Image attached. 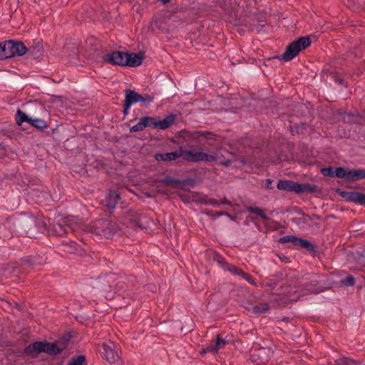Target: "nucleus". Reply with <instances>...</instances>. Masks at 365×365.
Wrapping results in <instances>:
<instances>
[{
	"mask_svg": "<svg viewBox=\"0 0 365 365\" xmlns=\"http://www.w3.org/2000/svg\"><path fill=\"white\" fill-rule=\"evenodd\" d=\"M322 279L321 277L314 273H307L299 278V283L302 284L299 292L302 295L307 294H317L324 291L322 286Z\"/></svg>",
	"mask_w": 365,
	"mask_h": 365,
	"instance_id": "nucleus-1",
	"label": "nucleus"
},
{
	"mask_svg": "<svg viewBox=\"0 0 365 365\" xmlns=\"http://www.w3.org/2000/svg\"><path fill=\"white\" fill-rule=\"evenodd\" d=\"M27 51L21 42L7 41L0 43V60L11 58L15 56H23Z\"/></svg>",
	"mask_w": 365,
	"mask_h": 365,
	"instance_id": "nucleus-2",
	"label": "nucleus"
},
{
	"mask_svg": "<svg viewBox=\"0 0 365 365\" xmlns=\"http://www.w3.org/2000/svg\"><path fill=\"white\" fill-rule=\"evenodd\" d=\"M277 187L280 190L295 193H312L317 190V187L309 183H299L292 180H279Z\"/></svg>",
	"mask_w": 365,
	"mask_h": 365,
	"instance_id": "nucleus-3",
	"label": "nucleus"
},
{
	"mask_svg": "<svg viewBox=\"0 0 365 365\" xmlns=\"http://www.w3.org/2000/svg\"><path fill=\"white\" fill-rule=\"evenodd\" d=\"M63 349V347H59L57 343L36 341L25 349V353L33 355L45 352L50 355H56L60 354Z\"/></svg>",
	"mask_w": 365,
	"mask_h": 365,
	"instance_id": "nucleus-4",
	"label": "nucleus"
},
{
	"mask_svg": "<svg viewBox=\"0 0 365 365\" xmlns=\"http://www.w3.org/2000/svg\"><path fill=\"white\" fill-rule=\"evenodd\" d=\"M310 43L311 41L309 37H301L287 46L280 58L285 61H291L297 56L302 50L307 48Z\"/></svg>",
	"mask_w": 365,
	"mask_h": 365,
	"instance_id": "nucleus-5",
	"label": "nucleus"
},
{
	"mask_svg": "<svg viewBox=\"0 0 365 365\" xmlns=\"http://www.w3.org/2000/svg\"><path fill=\"white\" fill-rule=\"evenodd\" d=\"M16 120L20 125H22L23 123H27L39 130L48 128V124L43 119L29 117L24 112L19 109L16 112Z\"/></svg>",
	"mask_w": 365,
	"mask_h": 365,
	"instance_id": "nucleus-6",
	"label": "nucleus"
},
{
	"mask_svg": "<svg viewBox=\"0 0 365 365\" xmlns=\"http://www.w3.org/2000/svg\"><path fill=\"white\" fill-rule=\"evenodd\" d=\"M182 155L184 159L191 162H213L215 160L218 159V157L216 155H212L211 154L195 150L182 152Z\"/></svg>",
	"mask_w": 365,
	"mask_h": 365,
	"instance_id": "nucleus-7",
	"label": "nucleus"
},
{
	"mask_svg": "<svg viewBox=\"0 0 365 365\" xmlns=\"http://www.w3.org/2000/svg\"><path fill=\"white\" fill-rule=\"evenodd\" d=\"M116 346L112 342L103 343L99 349L104 358L110 363H115L118 359V354L115 350Z\"/></svg>",
	"mask_w": 365,
	"mask_h": 365,
	"instance_id": "nucleus-8",
	"label": "nucleus"
},
{
	"mask_svg": "<svg viewBox=\"0 0 365 365\" xmlns=\"http://www.w3.org/2000/svg\"><path fill=\"white\" fill-rule=\"evenodd\" d=\"M280 243L292 242L295 247H300L308 250H314V246L307 240L299 238L294 235H284L279 239Z\"/></svg>",
	"mask_w": 365,
	"mask_h": 365,
	"instance_id": "nucleus-9",
	"label": "nucleus"
},
{
	"mask_svg": "<svg viewBox=\"0 0 365 365\" xmlns=\"http://www.w3.org/2000/svg\"><path fill=\"white\" fill-rule=\"evenodd\" d=\"M103 59L111 64L120 66H126V53L122 51H114L107 53L103 56Z\"/></svg>",
	"mask_w": 365,
	"mask_h": 365,
	"instance_id": "nucleus-10",
	"label": "nucleus"
},
{
	"mask_svg": "<svg viewBox=\"0 0 365 365\" xmlns=\"http://www.w3.org/2000/svg\"><path fill=\"white\" fill-rule=\"evenodd\" d=\"M341 195L348 202H355L361 205H365V194L358 192H342Z\"/></svg>",
	"mask_w": 365,
	"mask_h": 365,
	"instance_id": "nucleus-11",
	"label": "nucleus"
},
{
	"mask_svg": "<svg viewBox=\"0 0 365 365\" xmlns=\"http://www.w3.org/2000/svg\"><path fill=\"white\" fill-rule=\"evenodd\" d=\"M228 343L227 340L220 338L217 336L216 340L212 343L203 350V353L210 352L212 354H217V351L222 349Z\"/></svg>",
	"mask_w": 365,
	"mask_h": 365,
	"instance_id": "nucleus-12",
	"label": "nucleus"
},
{
	"mask_svg": "<svg viewBox=\"0 0 365 365\" xmlns=\"http://www.w3.org/2000/svg\"><path fill=\"white\" fill-rule=\"evenodd\" d=\"M182 155V151L180 150L166 153H156L155 158L157 161H172L179 158Z\"/></svg>",
	"mask_w": 365,
	"mask_h": 365,
	"instance_id": "nucleus-13",
	"label": "nucleus"
},
{
	"mask_svg": "<svg viewBox=\"0 0 365 365\" xmlns=\"http://www.w3.org/2000/svg\"><path fill=\"white\" fill-rule=\"evenodd\" d=\"M143 56L141 53H126V66L135 67L140 66L143 62Z\"/></svg>",
	"mask_w": 365,
	"mask_h": 365,
	"instance_id": "nucleus-14",
	"label": "nucleus"
},
{
	"mask_svg": "<svg viewBox=\"0 0 365 365\" xmlns=\"http://www.w3.org/2000/svg\"><path fill=\"white\" fill-rule=\"evenodd\" d=\"M140 94L133 90L128 89L125 91V102L126 107H130L133 104L139 103Z\"/></svg>",
	"mask_w": 365,
	"mask_h": 365,
	"instance_id": "nucleus-15",
	"label": "nucleus"
},
{
	"mask_svg": "<svg viewBox=\"0 0 365 365\" xmlns=\"http://www.w3.org/2000/svg\"><path fill=\"white\" fill-rule=\"evenodd\" d=\"M209 154L218 157V159L215 160L213 162H218L220 164L227 165L230 161V160L225 156L229 155V153L225 150L217 149L215 151L210 153Z\"/></svg>",
	"mask_w": 365,
	"mask_h": 365,
	"instance_id": "nucleus-16",
	"label": "nucleus"
},
{
	"mask_svg": "<svg viewBox=\"0 0 365 365\" xmlns=\"http://www.w3.org/2000/svg\"><path fill=\"white\" fill-rule=\"evenodd\" d=\"M175 118L174 115L170 114L162 120L157 119L156 128L165 130L169 128L173 123Z\"/></svg>",
	"mask_w": 365,
	"mask_h": 365,
	"instance_id": "nucleus-17",
	"label": "nucleus"
},
{
	"mask_svg": "<svg viewBox=\"0 0 365 365\" xmlns=\"http://www.w3.org/2000/svg\"><path fill=\"white\" fill-rule=\"evenodd\" d=\"M119 198H120V196H119L118 193H117L116 192H115V191L109 192V193L107 195L106 198V206L110 210H113L115 207L117 202L119 200Z\"/></svg>",
	"mask_w": 365,
	"mask_h": 365,
	"instance_id": "nucleus-18",
	"label": "nucleus"
},
{
	"mask_svg": "<svg viewBox=\"0 0 365 365\" xmlns=\"http://www.w3.org/2000/svg\"><path fill=\"white\" fill-rule=\"evenodd\" d=\"M363 178H365V169L349 170V182H354Z\"/></svg>",
	"mask_w": 365,
	"mask_h": 365,
	"instance_id": "nucleus-19",
	"label": "nucleus"
},
{
	"mask_svg": "<svg viewBox=\"0 0 365 365\" xmlns=\"http://www.w3.org/2000/svg\"><path fill=\"white\" fill-rule=\"evenodd\" d=\"M361 362L358 360L343 356L335 360V365H360Z\"/></svg>",
	"mask_w": 365,
	"mask_h": 365,
	"instance_id": "nucleus-20",
	"label": "nucleus"
},
{
	"mask_svg": "<svg viewBox=\"0 0 365 365\" xmlns=\"http://www.w3.org/2000/svg\"><path fill=\"white\" fill-rule=\"evenodd\" d=\"M247 212L250 213L256 214L263 220H268L265 211L258 207H247Z\"/></svg>",
	"mask_w": 365,
	"mask_h": 365,
	"instance_id": "nucleus-21",
	"label": "nucleus"
},
{
	"mask_svg": "<svg viewBox=\"0 0 365 365\" xmlns=\"http://www.w3.org/2000/svg\"><path fill=\"white\" fill-rule=\"evenodd\" d=\"M349 169H346L343 167H337L334 170V177L344 178L346 181H348Z\"/></svg>",
	"mask_w": 365,
	"mask_h": 365,
	"instance_id": "nucleus-22",
	"label": "nucleus"
},
{
	"mask_svg": "<svg viewBox=\"0 0 365 365\" xmlns=\"http://www.w3.org/2000/svg\"><path fill=\"white\" fill-rule=\"evenodd\" d=\"M154 100V96L149 94H140L139 103L142 106H147Z\"/></svg>",
	"mask_w": 365,
	"mask_h": 365,
	"instance_id": "nucleus-23",
	"label": "nucleus"
},
{
	"mask_svg": "<svg viewBox=\"0 0 365 365\" xmlns=\"http://www.w3.org/2000/svg\"><path fill=\"white\" fill-rule=\"evenodd\" d=\"M159 182L163 183L166 186L172 187H176L180 183V180L172 178L170 177L163 178Z\"/></svg>",
	"mask_w": 365,
	"mask_h": 365,
	"instance_id": "nucleus-24",
	"label": "nucleus"
},
{
	"mask_svg": "<svg viewBox=\"0 0 365 365\" xmlns=\"http://www.w3.org/2000/svg\"><path fill=\"white\" fill-rule=\"evenodd\" d=\"M253 312L256 314H262L267 312L269 309V306L267 303L256 305L252 308Z\"/></svg>",
	"mask_w": 365,
	"mask_h": 365,
	"instance_id": "nucleus-25",
	"label": "nucleus"
},
{
	"mask_svg": "<svg viewBox=\"0 0 365 365\" xmlns=\"http://www.w3.org/2000/svg\"><path fill=\"white\" fill-rule=\"evenodd\" d=\"M145 127L156 128L157 118L153 117H143Z\"/></svg>",
	"mask_w": 365,
	"mask_h": 365,
	"instance_id": "nucleus-26",
	"label": "nucleus"
},
{
	"mask_svg": "<svg viewBox=\"0 0 365 365\" xmlns=\"http://www.w3.org/2000/svg\"><path fill=\"white\" fill-rule=\"evenodd\" d=\"M78 219L74 216H69L66 218L65 222L69 224V226L72 230H75L78 227Z\"/></svg>",
	"mask_w": 365,
	"mask_h": 365,
	"instance_id": "nucleus-27",
	"label": "nucleus"
},
{
	"mask_svg": "<svg viewBox=\"0 0 365 365\" xmlns=\"http://www.w3.org/2000/svg\"><path fill=\"white\" fill-rule=\"evenodd\" d=\"M86 358L83 355H79L73 359L67 365H85Z\"/></svg>",
	"mask_w": 365,
	"mask_h": 365,
	"instance_id": "nucleus-28",
	"label": "nucleus"
},
{
	"mask_svg": "<svg viewBox=\"0 0 365 365\" xmlns=\"http://www.w3.org/2000/svg\"><path fill=\"white\" fill-rule=\"evenodd\" d=\"M145 127L143 118H141L138 123L130 128V132L142 131Z\"/></svg>",
	"mask_w": 365,
	"mask_h": 365,
	"instance_id": "nucleus-29",
	"label": "nucleus"
},
{
	"mask_svg": "<svg viewBox=\"0 0 365 365\" xmlns=\"http://www.w3.org/2000/svg\"><path fill=\"white\" fill-rule=\"evenodd\" d=\"M340 284L343 286H352L355 284V279L353 276L349 275L346 278L341 279Z\"/></svg>",
	"mask_w": 365,
	"mask_h": 365,
	"instance_id": "nucleus-30",
	"label": "nucleus"
},
{
	"mask_svg": "<svg viewBox=\"0 0 365 365\" xmlns=\"http://www.w3.org/2000/svg\"><path fill=\"white\" fill-rule=\"evenodd\" d=\"M217 261L221 264V267L225 270L230 272V269H231V267L232 266V264H230L227 263V262H225L221 256L218 257Z\"/></svg>",
	"mask_w": 365,
	"mask_h": 365,
	"instance_id": "nucleus-31",
	"label": "nucleus"
},
{
	"mask_svg": "<svg viewBox=\"0 0 365 365\" xmlns=\"http://www.w3.org/2000/svg\"><path fill=\"white\" fill-rule=\"evenodd\" d=\"M334 170L335 169H334L333 168H322L321 172L325 176L334 177Z\"/></svg>",
	"mask_w": 365,
	"mask_h": 365,
	"instance_id": "nucleus-32",
	"label": "nucleus"
},
{
	"mask_svg": "<svg viewBox=\"0 0 365 365\" xmlns=\"http://www.w3.org/2000/svg\"><path fill=\"white\" fill-rule=\"evenodd\" d=\"M247 282H249L250 284L257 286V282L255 281L253 277L245 272H243L242 274L241 275Z\"/></svg>",
	"mask_w": 365,
	"mask_h": 365,
	"instance_id": "nucleus-33",
	"label": "nucleus"
},
{
	"mask_svg": "<svg viewBox=\"0 0 365 365\" xmlns=\"http://www.w3.org/2000/svg\"><path fill=\"white\" fill-rule=\"evenodd\" d=\"M230 272H231L233 275H240L241 276L243 273V272L238 269L237 267H235V266H232L231 267V269H230Z\"/></svg>",
	"mask_w": 365,
	"mask_h": 365,
	"instance_id": "nucleus-34",
	"label": "nucleus"
},
{
	"mask_svg": "<svg viewBox=\"0 0 365 365\" xmlns=\"http://www.w3.org/2000/svg\"><path fill=\"white\" fill-rule=\"evenodd\" d=\"M207 205H212L215 207H219L220 206V203L219 202V200H215V199H210L207 200Z\"/></svg>",
	"mask_w": 365,
	"mask_h": 365,
	"instance_id": "nucleus-35",
	"label": "nucleus"
},
{
	"mask_svg": "<svg viewBox=\"0 0 365 365\" xmlns=\"http://www.w3.org/2000/svg\"><path fill=\"white\" fill-rule=\"evenodd\" d=\"M219 202L220 203V205H232L231 202L227 200L226 198H223V199L220 200Z\"/></svg>",
	"mask_w": 365,
	"mask_h": 365,
	"instance_id": "nucleus-36",
	"label": "nucleus"
},
{
	"mask_svg": "<svg viewBox=\"0 0 365 365\" xmlns=\"http://www.w3.org/2000/svg\"><path fill=\"white\" fill-rule=\"evenodd\" d=\"M130 107H126V103L124 101V109H123V113L125 115H127L128 113V110Z\"/></svg>",
	"mask_w": 365,
	"mask_h": 365,
	"instance_id": "nucleus-37",
	"label": "nucleus"
},
{
	"mask_svg": "<svg viewBox=\"0 0 365 365\" xmlns=\"http://www.w3.org/2000/svg\"><path fill=\"white\" fill-rule=\"evenodd\" d=\"M272 180H270V179H267V180H266V187H267V188H272V187H271V184H272Z\"/></svg>",
	"mask_w": 365,
	"mask_h": 365,
	"instance_id": "nucleus-38",
	"label": "nucleus"
},
{
	"mask_svg": "<svg viewBox=\"0 0 365 365\" xmlns=\"http://www.w3.org/2000/svg\"><path fill=\"white\" fill-rule=\"evenodd\" d=\"M225 216L228 217L232 220H234V217L228 213H225Z\"/></svg>",
	"mask_w": 365,
	"mask_h": 365,
	"instance_id": "nucleus-39",
	"label": "nucleus"
},
{
	"mask_svg": "<svg viewBox=\"0 0 365 365\" xmlns=\"http://www.w3.org/2000/svg\"><path fill=\"white\" fill-rule=\"evenodd\" d=\"M160 1H161L163 4H165L167 3H168L170 0H159Z\"/></svg>",
	"mask_w": 365,
	"mask_h": 365,
	"instance_id": "nucleus-40",
	"label": "nucleus"
},
{
	"mask_svg": "<svg viewBox=\"0 0 365 365\" xmlns=\"http://www.w3.org/2000/svg\"><path fill=\"white\" fill-rule=\"evenodd\" d=\"M222 215H225V213L222 212H217V216H222Z\"/></svg>",
	"mask_w": 365,
	"mask_h": 365,
	"instance_id": "nucleus-41",
	"label": "nucleus"
},
{
	"mask_svg": "<svg viewBox=\"0 0 365 365\" xmlns=\"http://www.w3.org/2000/svg\"><path fill=\"white\" fill-rule=\"evenodd\" d=\"M88 41H96V39H95V38H91L88 39Z\"/></svg>",
	"mask_w": 365,
	"mask_h": 365,
	"instance_id": "nucleus-42",
	"label": "nucleus"
}]
</instances>
